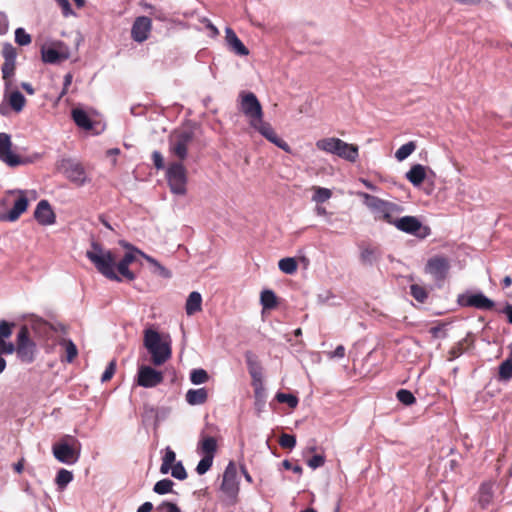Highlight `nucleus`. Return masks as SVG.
<instances>
[{
	"mask_svg": "<svg viewBox=\"0 0 512 512\" xmlns=\"http://www.w3.org/2000/svg\"><path fill=\"white\" fill-rule=\"evenodd\" d=\"M226 42L228 48L240 56H247L249 54L248 48L243 44V42L238 38L236 33L231 28H226Z\"/></svg>",
	"mask_w": 512,
	"mask_h": 512,
	"instance_id": "20",
	"label": "nucleus"
},
{
	"mask_svg": "<svg viewBox=\"0 0 512 512\" xmlns=\"http://www.w3.org/2000/svg\"><path fill=\"white\" fill-rule=\"evenodd\" d=\"M363 198L364 204L375 214V219L384 221L395 226L398 230L425 238L430 234V228L423 226L421 221L415 216L398 217L404 208L394 202L380 199L368 193L359 194Z\"/></svg>",
	"mask_w": 512,
	"mask_h": 512,
	"instance_id": "1",
	"label": "nucleus"
},
{
	"mask_svg": "<svg viewBox=\"0 0 512 512\" xmlns=\"http://www.w3.org/2000/svg\"><path fill=\"white\" fill-rule=\"evenodd\" d=\"M28 198L26 197L25 193L23 191L19 192V196L14 202L13 207L6 215V220L8 221H16L22 213H24L28 208Z\"/></svg>",
	"mask_w": 512,
	"mask_h": 512,
	"instance_id": "23",
	"label": "nucleus"
},
{
	"mask_svg": "<svg viewBox=\"0 0 512 512\" xmlns=\"http://www.w3.org/2000/svg\"><path fill=\"white\" fill-rule=\"evenodd\" d=\"M238 109L253 124L259 118H263V109L260 101L253 92L241 91L238 95Z\"/></svg>",
	"mask_w": 512,
	"mask_h": 512,
	"instance_id": "7",
	"label": "nucleus"
},
{
	"mask_svg": "<svg viewBox=\"0 0 512 512\" xmlns=\"http://www.w3.org/2000/svg\"><path fill=\"white\" fill-rule=\"evenodd\" d=\"M72 118H73L75 124L80 128H83L85 130H90L93 127L92 121L89 118L88 114L82 109H79V108L73 109L72 110Z\"/></svg>",
	"mask_w": 512,
	"mask_h": 512,
	"instance_id": "30",
	"label": "nucleus"
},
{
	"mask_svg": "<svg viewBox=\"0 0 512 512\" xmlns=\"http://www.w3.org/2000/svg\"><path fill=\"white\" fill-rule=\"evenodd\" d=\"M153 510V505L151 502L143 503L137 510V512H151Z\"/></svg>",
	"mask_w": 512,
	"mask_h": 512,
	"instance_id": "64",
	"label": "nucleus"
},
{
	"mask_svg": "<svg viewBox=\"0 0 512 512\" xmlns=\"http://www.w3.org/2000/svg\"><path fill=\"white\" fill-rule=\"evenodd\" d=\"M186 314L191 316L202 310V296L199 292L193 291L189 294L185 304Z\"/></svg>",
	"mask_w": 512,
	"mask_h": 512,
	"instance_id": "27",
	"label": "nucleus"
},
{
	"mask_svg": "<svg viewBox=\"0 0 512 512\" xmlns=\"http://www.w3.org/2000/svg\"><path fill=\"white\" fill-rule=\"evenodd\" d=\"M163 380V373L150 366L142 365L138 369L137 384L141 387L153 388L161 384Z\"/></svg>",
	"mask_w": 512,
	"mask_h": 512,
	"instance_id": "13",
	"label": "nucleus"
},
{
	"mask_svg": "<svg viewBox=\"0 0 512 512\" xmlns=\"http://www.w3.org/2000/svg\"><path fill=\"white\" fill-rule=\"evenodd\" d=\"M340 139L336 137H328L320 139L316 142L317 149L330 154H336Z\"/></svg>",
	"mask_w": 512,
	"mask_h": 512,
	"instance_id": "31",
	"label": "nucleus"
},
{
	"mask_svg": "<svg viewBox=\"0 0 512 512\" xmlns=\"http://www.w3.org/2000/svg\"><path fill=\"white\" fill-rule=\"evenodd\" d=\"M314 195L312 197V200L317 203H323L331 198L332 192L328 188H323L319 186H314Z\"/></svg>",
	"mask_w": 512,
	"mask_h": 512,
	"instance_id": "41",
	"label": "nucleus"
},
{
	"mask_svg": "<svg viewBox=\"0 0 512 512\" xmlns=\"http://www.w3.org/2000/svg\"><path fill=\"white\" fill-rule=\"evenodd\" d=\"M67 57L56 49L48 48L46 50H42V60L45 63L55 64L62 60H65Z\"/></svg>",
	"mask_w": 512,
	"mask_h": 512,
	"instance_id": "37",
	"label": "nucleus"
},
{
	"mask_svg": "<svg viewBox=\"0 0 512 512\" xmlns=\"http://www.w3.org/2000/svg\"><path fill=\"white\" fill-rule=\"evenodd\" d=\"M176 454L175 452L170 448L166 447L165 454L162 458V463L160 466V472L162 474H167L172 466L176 463Z\"/></svg>",
	"mask_w": 512,
	"mask_h": 512,
	"instance_id": "33",
	"label": "nucleus"
},
{
	"mask_svg": "<svg viewBox=\"0 0 512 512\" xmlns=\"http://www.w3.org/2000/svg\"><path fill=\"white\" fill-rule=\"evenodd\" d=\"M278 267L283 273L292 275L297 271L298 263L295 258L286 257L278 262Z\"/></svg>",
	"mask_w": 512,
	"mask_h": 512,
	"instance_id": "36",
	"label": "nucleus"
},
{
	"mask_svg": "<svg viewBox=\"0 0 512 512\" xmlns=\"http://www.w3.org/2000/svg\"><path fill=\"white\" fill-rule=\"evenodd\" d=\"M15 344L17 347V358L22 363L30 364L35 361L37 345L30 337V331L27 325H22L20 327Z\"/></svg>",
	"mask_w": 512,
	"mask_h": 512,
	"instance_id": "5",
	"label": "nucleus"
},
{
	"mask_svg": "<svg viewBox=\"0 0 512 512\" xmlns=\"http://www.w3.org/2000/svg\"><path fill=\"white\" fill-rule=\"evenodd\" d=\"M136 260L133 253H126L119 261L116 260L115 271L121 278L127 281H133L136 278L134 272L129 269V265Z\"/></svg>",
	"mask_w": 512,
	"mask_h": 512,
	"instance_id": "18",
	"label": "nucleus"
},
{
	"mask_svg": "<svg viewBox=\"0 0 512 512\" xmlns=\"http://www.w3.org/2000/svg\"><path fill=\"white\" fill-rule=\"evenodd\" d=\"M345 351L346 350H345V347L343 345H338L334 351L328 352L327 356L330 359L343 358L345 356Z\"/></svg>",
	"mask_w": 512,
	"mask_h": 512,
	"instance_id": "62",
	"label": "nucleus"
},
{
	"mask_svg": "<svg viewBox=\"0 0 512 512\" xmlns=\"http://www.w3.org/2000/svg\"><path fill=\"white\" fill-rule=\"evenodd\" d=\"M221 490L229 496H235L239 491L237 468L234 462H230L224 471Z\"/></svg>",
	"mask_w": 512,
	"mask_h": 512,
	"instance_id": "14",
	"label": "nucleus"
},
{
	"mask_svg": "<svg viewBox=\"0 0 512 512\" xmlns=\"http://www.w3.org/2000/svg\"><path fill=\"white\" fill-rule=\"evenodd\" d=\"M252 386L254 388V395H255V402L256 405L258 404H264L265 402V388L263 386L262 380L257 382H252Z\"/></svg>",
	"mask_w": 512,
	"mask_h": 512,
	"instance_id": "46",
	"label": "nucleus"
},
{
	"mask_svg": "<svg viewBox=\"0 0 512 512\" xmlns=\"http://www.w3.org/2000/svg\"><path fill=\"white\" fill-rule=\"evenodd\" d=\"M58 344L65 349V360L68 363H72L78 356V349L71 339L61 338Z\"/></svg>",
	"mask_w": 512,
	"mask_h": 512,
	"instance_id": "32",
	"label": "nucleus"
},
{
	"mask_svg": "<svg viewBox=\"0 0 512 512\" xmlns=\"http://www.w3.org/2000/svg\"><path fill=\"white\" fill-rule=\"evenodd\" d=\"M278 442L283 449L292 450L296 446V437L291 434L283 433L280 435Z\"/></svg>",
	"mask_w": 512,
	"mask_h": 512,
	"instance_id": "49",
	"label": "nucleus"
},
{
	"mask_svg": "<svg viewBox=\"0 0 512 512\" xmlns=\"http://www.w3.org/2000/svg\"><path fill=\"white\" fill-rule=\"evenodd\" d=\"M152 29V21L149 17H137L132 25L131 37L134 41L142 43L148 39Z\"/></svg>",
	"mask_w": 512,
	"mask_h": 512,
	"instance_id": "15",
	"label": "nucleus"
},
{
	"mask_svg": "<svg viewBox=\"0 0 512 512\" xmlns=\"http://www.w3.org/2000/svg\"><path fill=\"white\" fill-rule=\"evenodd\" d=\"M498 374L501 380H509L512 378V351L508 358L500 364Z\"/></svg>",
	"mask_w": 512,
	"mask_h": 512,
	"instance_id": "39",
	"label": "nucleus"
},
{
	"mask_svg": "<svg viewBox=\"0 0 512 512\" xmlns=\"http://www.w3.org/2000/svg\"><path fill=\"white\" fill-rule=\"evenodd\" d=\"M171 475L178 480H185L187 478V472L181 461L176 462L170 469Z\"/></svg>",
	"mask_w": 512,
	"mask_h": 512,
	"instance_id": "54",
	"label": "nucleus"
},
{
	"mask_svg": "<svg viewBox=\"0 0 512 512\" xmlns=\"http://www.w3.org/2000/svg\"><path fill=\"white\" fill-rule=\"evenodd\" d=\"M12 141L9 134L0 133V160L10 167L27 164L30 161L12 152Z\"/></svg>",
	"mask_w": 512,
	"mask_h": 512,
	"instance_id": "10",
	"label": "nucleus"
},
{
	"mask_svg": "<svg viewBox=\"0 0 512 512\" xmlns=\"http://www.w3.org/2000/svg\"><path fill=\"white\" fill-rule=\"evenodd\" d=\"M86 257L104 277L113 281H121L115 271L117 256L112 250L105 249L100 243L93 241L91 249L86 252Z\"/></svg>",
	"mask_w": 512,
	"mask_h": 512,
	"instance_id": "2",
	"label": "nucleus"
},
{
	"mask_svg": "<svg viewBox=\"0 0 512 512\" xmlns=\"http://www.w3.org/2000/svg\"><path fill=\"white\" fill-rule=\"evenodd\" d=\"M208 392L206 388L190 389L186 393V401L190 405H201L207 401Z\"/></svg>",
	"mask_w": 512,
	"mask_h": 512,
	"instance_id": "29",
	"label": "nucleus"
},
{
	"mask_svg": "<svg viewBox=\"0 0 512 512\" xmlns=\"http://www.w3.org/2000/svg\"><path fill=\"white\" fill-rule=\"evenodd\" d=\"M115 371H116V361L112 360L107 365L105 371L103 372V374L101 376V381L102 382H108L109 380H111L113 375L115 374Z\"/></svg>",
	"mask_w": 512,
	"mask_h": 512,
	"instance_id": "58",
	"label": "nucleus"
},
{
	"mask_svg": "<svg viewBox=\"0 0 512 512\" xmlns=\"http://www.w3.org/2000/svg\"><path fill=\"white\" fill-rule=\"evenodd\" d=\"M15 323L8 322L6 320L0 321V339L6 340L12 335L13 328L15 327Z\"/></svg>",
	"mask_w": 512,
	"mask_h": 512,
	"instance_id": "52",
	"label": "nucleus"
},
{
	"mask_svg": "<svg viewBox=\"0 0 512 512\" xmlns=\"http://www.w3.org/2000/svg\"><path fill=\"white\" fill-rule=\"evenodd\" d=\"M263 309H274L277 306V297L272 290H263L260 296Z\"/></svg>",
	"mask_w": 512,
	"mask_h": 512,
	"instance_id": "34",
	"label": "nucleus"
},
{
	"mask_svg": "<svg viewBox=\"0 0 512 512\" xmlns=\"http://www.w3.org/2000/svg\"><path fill=\"white\" fill-rule=\"evenodd\" d=\"M2 56L4 58V62H15L16 60V49L10 43H5L2 48Z\"/></svg>",
	"mask_w": 512,
	"mask_h": 512,
	"instance_id": "53",
	"label": "nucleus"
},
{
	"mask_svg": "<svg viewBox=\"0 0 512 512\" xmlns=\"http://www.w3.org/2000/svg\"><path fill=\"white\" fill-rule=\"evenodd\" d=\"M152 160L154 163V166L160 170L164 168V159L162 154L159 151H154L152 153Z\"/></svg>",
	"mask_w": 512,
	"mask_h": 512,
	"instance_id": "60",
	"label": "nucleus"
},
{
	"mask_svg": "<svg viewBox=\"0 0 512 512\" xmlns=\"http://www.w3.org/2000/svg\"><path fill=\"white\" fill-rule=\"evenodd\" d=\"M199 449L203 455H212V457H214L217 451L216 439L213 436L202 433L199 441Z\"/></svg>",
	"mask_w": 512,
	"mask_h": 512,
	"instance_id": "28",
	"label": "nucleus"
},
{
	"mask_svg": "<svg viewBox=\"0 0 512 512\" xmlns=\"http://www.w3.org/2000/svg\"><path fill=\"white\" fill-rule=\"evenodd\" d=\"M406 178L414 186H420L426 178V168L421 164H415L406 173Z\"/></svg>",
	"mask_w": 512,
	"mask_h": 512,
	"instance_id": "26",
	"label": "nucleus"
},
{
	"mask_svg": "<svg viewBox=\"0 0 512 512\" xmlns=\"http://www.w3.org/2000/svg\"><path fill=\"white\" fill-rule=\"evenodd\" d=\"M208 379L209 375L204 369H194L190 373V380L195 385L206 383Z\"/></svg>",
	"mask_w": 512,
	"mask_h": 512,
	"instance_id": "45",
	"label": "nucleus"
},
{
	"mask_svg": "<svg viewBox=\"0 0 512 512\" xmlns=\"http://www.w3.org/2000/svg\"><path fill=\"white\" fill-rule=\"evenodd\" d=\"M360 248V261L364 265H372L377 262L382 253L378 245L371 243H361Z\"/></svg>",
	"mask_w": 512,
	"mask_h": 512,
	"instance_id": "19",
	"label": "nucleus"
},
{
	"mask_svg": "<svg viewBox=\"0 0 512 512\" xmlns=\"http://www.w3.org/2000/svg\"><path fill=\"white\" fill-rule=\"evenodd\" d=\"M55 1L61 7L62 13L65 17L73 14L69 0H55Z\"/></svg>",
	"mask_w": 512,
	"mask_h": 512,
	"instance_id": "61",
	"label": "nucleus"
},
{
	"mask_svg": "<svg viewBox=\"0 0 512 512\" xmlns=\"http://www.w3.org/2000/svg\"><path fill=\"white\" fill-rule=\"evenodd\" d=\"M80 446V442L74 436L66 435L52 446V452L59 462L74 464L80 456Z\"/></svg>",
	"mask_w": 512,
	"mask_h": 512,
	"instance_id": "4",
	"label": "nucleus"
},
{
	"mask_svg": "<svg viewBox=\"0 0 512 512\" xmlns=\"http://www.w3.org/2000/svg\"><path fill=\"white\" fill-rule=\"evenodd\" d=\"M213 458L214 457H212V455H204L196 467V472L199 475L205 474L211 468L212 463H213Z\"/></svg>",
	"mask_w": 512,
	"mask_h": 512,
	"instance_id": "50",
	"label": "nucleus"
},
{
	"mask_svg": "<svg viewBox=\"0 0 512 512\" xmlns=\"http://www.w3.org/2000/svg\"><path fill=\"white\" fill-rule=\"evenodd\" d=\"M492 500V489L489 484H482L479 489V503L484 508Z\"/></svg>",
	"mask_w": 512,
	"mask_h": 512,
	"instance_id": "40",
	"label": "nucleus"
},
{
	"mask_svg": "<svg viewBox=\"0 0 512 512\" xmlns=\"http://www.w3.org/2000/svg\"><path fill=\"white\" fill-rule=\"evenodd\" d=\"M16 344L12 342H6L4 339H0V356L10 355L16 353Z\"/></svg>",
	"mask_w": 512,
	"mask_h": 512,
	"instance_id": "55",
	"label": "nucleus"
},
{
	"mask_svg": "<svg viewBox=\"0 0 512 512\" xmlns=\"http://www.w3.org/2000/svg\"><path fill=\"white\" fill-rule=\"evenodd\" d=\"M173 481L170 479H162L155 483L153 491L157 494L164 495L172 492Z\"/></svg>",
	"mask_w": 512,
	"mask_h": 512,
	"instance_id": "43",
	"label": "nucleus"
},
{
	"mask_svg": "<svg viewBox=\"0 0 512 512\" xmlns=\"http://www.w3.org/2000/svg\"><path fill=\"white\" fill-rule=\"evenodd\" d=\"M166 178L172 193L177 195L186 194L187 170L181 162L169 164Z\"/></svg>",
	"mask_w": 512,
	"mask_h": 512,
	"instance_id": "8",
	"label": "nucleus"
},
{
	"mask_svg": "<svg viewBox=\"0 0 512 512\" xmlns=\"http://www.w3.org/2000/svg\"><path fill=\"white\" fill-rule=\"evenodd\" d=\"M282 465L286 470H292L296 474L301 475L303 472V469L300 465H292V463L289 460H284L282 462Z\"/></svg>",
	"mask_w": 512,
	"mask_h": 512,
	"instance_id": "63",
	"label": "nucleus"
},
{
	"mask_svg": "<svg viewBox=\"0 0 512 512\" xmlns=\"http://www.w3.org/2000/svg\"><path fill=\"white\" fill-rule=\"evenodd\" d=\"M325 464V456L323 454H316L307 460V465L312 469H317Z\"/></svg>",
	"mask_w": 512,
	"mask_h": 512,
	"instance_id": "56",
	"label": "nucleus"
},
{
	"mask_svg": "<svg viewBox=\"0 0 512 512\" xmlns=\"http://www.w3.org/2000/svg\"><path fill=\"white\" fill-rule=\"evenodd\" d=\"M450 262L444 256H434L428 259L425 272L430 274L435 281H443L449 272Z\"/></svg>",
	"mask_w": 512,
	"mask_h": 512,
	"instance_id": "12",
	"label": "nucleus"
},
{
	"mask_svg": "<svg viewBox=\"0 0 512 512\" xmlns=\"http://www.w3.org/2000/svg\"><path fill=\"white\" fill-rule=\"evenodd\" d=\"M245 360L249 374L252 378V382L261 381L263 377L262 366L256 354H254L252 351H247L245 353Z\"/></svg>",
	"mask_w": 512,
	"mask_h": 512,
	"instance_id": "22",
	"label": "nucleus"
},
{
	"mask_svg": "<svg viewBox=\"0 0 512 512\" xmlns=\"http://www.w3.org/2000/svg\"><path fill=\"white\" fill-rule=\"evenodd\" d=\"M34 218L43 226L52 225L56 221V215L47 200H41L34 211Z\"/></svg>",
	"mask_w": 512,
	"mask_h": 512,
	"instance_id": "17",
	"label": "nucleus"
},
{
	"mask_svg": "<svg viewBox=\"0 0 512 512\" xmlns=\"http://www.w3.org/2000/svg\"><path fill=\"white\" fill-rule=\"evenodd\" d=\"M410 293L420 303H424L428 298L427 290L418 284H412L410 286Z\"/></svg>",
	"mask_w": 512,
	"mask_h": 512,
	"instance_id": "44",
	"label": "nucleus"
},
{
	"mask_svg": "<svg viewBox=\"0 0 512 512\" xmlns=\"http://www.w3.org/2000/svg\"><path fill=\"white\" fill-rule=\"evenodd\" d=\"M73 479L72 472L66 469H60L56 475L55 482L60 489H63L70 483Z\"/></svg>",
	"mask_w": 512,
	"mask_h": 512,
	"instance_id": "42",
	"label": "nucleus"
},
{
	"mask_svg": "<svg viewBox=\"0 0 512 512\" xmlns=\"http://www.w3.org/2000/svg\"><path fill=\"white\" fill-rule=\"evenodd\" d=\"M340 145H338L336 156L349 161V162H356L359 157V148L355 144H350L347 142H344L340 139L339 141Z\"/></svg>",
	"mask_w": 512,
	"mask_h": 512,
	"instance_id": "21",
	"label": "nucleus"
},
{
	"mask_svg": "<svg viewBox=\"0 0 512 512\" xmlns=\"http://www.w3.org/2000/svg\"><path fill=\"white\" fill-rule=\"evenodd\" d=\"M458 302L462 306L483 310H491L494 307V302L482 293L462 295L459 297Z\"/></svg>",
	"mask_w": 512,
	"mask_h": 512,
	"instance_id": "16",
	"label": "nucleus"
},
{
	"mask_svg": "<svg viewBox=\"0 0 512 512\" xmlns=\"http://www.w3.org/2000/svg\"><path fill=\"white\" fill-rule=\"evenodd\" d=\"M15 41L20 46L29 45L32 41L31 36L26 33L23 28H17L15 30Z\"/></svg>",
	"mask_w": 512,
	"mask_h": 512,
	"instance_id": "51",
	"label": "nucleus"
},
{
	"mask_svg": "<svg viewBox=\"0 0 512 512\" xmlns=\"http://www.w3.org/2000/svg\"><path fill=\"white\" fill-rule=\"evenodd\" d=\"M252 128L257 130L263 137H265L268 141L284 150L287 153L291 152L290 146L280 138L270 123L265 122L263 118H259V120L255 121L250 125Z\"/></svg>",
	"mask_w": 512,
	"mask_h": 512,
	"instance_id": "11",
	"label": "nucleus"
},
{
	"mask_svg": "<svg viewBox=\"0 0 512 512\" xmlns=\"http://www.w3.org/2000/svg\"><path fill=\"white\" fill-rule=\"evenodd\" d=\"M126 247L133 249V251H135L137 254L143 257L149 264H151L154 267V273L164 278L171 277V272L168 269H166L163 265H161L155 258L130 245H126Z\"/></svg>",
	"mask_w": 512,
	"mask_h": 512,
	"instance_id": "25",
	"label": "nucleus"
},
{
	"mask_svg": "<svg viewBox=\"0 0 512 512\" xmlns=\"http://www.w3.org/2000/svg\"><path fill=\"white\" fill-rule=\"evenodd\" d=\"M276 400L279 403H286L290 408H296L298 405V398L295 395L292 394H286L279 392L276 394Z\"/></svg>",
	"mask_w": 512,
	"mask_h": 512,
	"instance_id": "47",
	"label": "nucleus"
},
{
	"mask_svg": "<svg viewBox=\"0 0 512 512\" xmlns=\"http://www.w3.org/2000/svg\"><path fill=\"white\" fill-rule=\"evenodd\" d=\"M416 147L417 145L415 141H409L397 149L395 152V158L398 161L405 160L416 150Z\"/></svg>",
	"mask_w": 512,
	"mask_h": 512,
	"instance_id": "38",
	"label": "nucleus"
},
{
	"mask_svg": "<svg viewBox=\"0 0 512 512\" xmlns=\"http://www.w3.org/2000/svg\"><path fill=\"white\" fill-rule=\"evenodd\" d=\"M144 346L151 354V361L156 366L164 364L171 357L169 343L163 341L161 335L155 330H145Z\"/></svg>",
	"mask_w": 512,
	"mask_h": 512,
	"instance_id": "3",
	"label": "nucleus"
},
{
	"mask_svg": "<svg viewBox=\"0 0 512 512\" xmlns=\"http://www.w3.org/2000/svg\"><path fill=\"white\" fill-rule=\"evenodd\" d=\"M157 509L162 512H181L180 508L172 502L164 501L162 502Z\"/></svg>",
	"mask_w": 512,
	"mask_h": 512,
	"instance_id": "59",
	"label": "nucleus"
},
{
	"mask_svg": "<svg viewBox=\"0 0 512 512\" xmlns=\"http://www.w3.org/2000/svg\"><path fill=\"white\" fill-rule=\"evenodd\" d=\"M8 103L15 112H20L26 104V99L19 91H13L9 95Z\"/></svg>",
	"mask_w": 512,
	"mask_h": 512,
	"instance_id": "35",
	"label": "nucleus"
},
{
	"mask_svg": "<svg viewBox=\"0 0 512 512\" xmlns=\"http://www.w3.org/2000/svg\"><path fill=\"white\" fill-rule=\"evenodd\" d=\"M58 169L70 182L78 187H81L90 181L87 177L85 168L76 160L62 159L58 164Z\"/></svg>",
	"mask_w": 512,
	"mask_h": 512,
	"instance_id": "9",
	"label": "nucleus"
},
{
	"mask_svg": "<svg viewBox=\"0 0 512 512\" xmlns=\"http://www.w3.org/2000/svg\"><path fill=\"white\" fill-rule=\"evenodd\" d=\"M15 72V62H4L2 65V74L5 81L10 80Z\"/></svg>",
	"mask_w": 512,
	"mask_h": 512,
	"instance_id": "57",
	"label": "nucleus"
},
{
	"mask_svg": "<svg viewBox=\"0 0 512 512\" xmlns=\"http://www.w3.org/2000/svg\"><path fill=\"white\" fill-rule=\"evenodd\" d=\"M397 399L404 405H412L416 402L415 396L406 389H400L396 393Z\"/></svg>",
	"mask_w": 512,
	"mask_h": 512,
	"instance_id": "48",
	"label": "nucleus"
},
{
	"mask_svg": "<svg viewBox=\"0 0 512 512\" xmlns=\"http://www.w3.org/2000/svg\"><path fill=\"white\" fill-rule=\"evenodd\" d=\"M194 139V132L190 128H181L175 130L169 138V150L170 152L179 158L184 160L188 154V147Z\"/></svg>",
	"mask_w": 512,
	"mask_h": 512,
	"instance_id": "6",
	"label": "nucleus"
},
{
	"mask_svg": "<svg viewBox=\"0 0 512 512\" xmlns=\"http://www.w3.org/2000/svg\"><path fill=\"white\" fill-rule=\"evenodd\" d=\"M474 344V339L471 334H468L465 338L458 341L455 345L451 347L448 352V360L453 361L454 359L461 356L465 351L470 349Z\"/></svg>",
	"mask_w": 512,
	"mask_h": 512,
	"instance_id": "24",
	"label": "nucleus"
}]
</instances>
